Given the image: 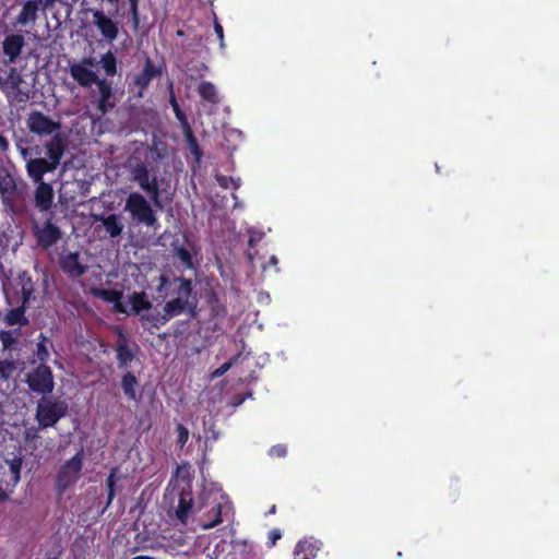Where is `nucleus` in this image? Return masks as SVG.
Here are the masks:
<instances>
[{"mask_svg":"<svg viewBox=\"0 0 559 559\" xmlns=\"http://www.w3.org/2000/svg\"><path fill=\"white\" fill-rule=\"evenodd\" d=\"M269 537L271 539L272 546L275 545L276 540L282 537V534L278 530H273L270 532Z\"/></svg>","mask_w":559,"mask_h":559,"instance_id":"nucleus-52","label":"nucleus"},{"mask_svg":"<svg viewBox=\"0 0 559 559\" xmlns=\"http://www.w3.org/2000/svg\"><path fill=\"white\" fill-rule=\"evenodd\" d=\"M169 102H170V105H171V107L174 109L176 118L180 122L187 123V117H186L185 112L181 110V108H180V106H179V104H178L174 93H171Z\"/></svg>","mask_w":559,"mask_h":559,"instance_id":"nucleus-43","label":"nucleus"},{"mask_svg":"<svg viewBox=\"0 0 559 559\" xmlns=\"http://www.w3.org/2000/svg\"><path fill=\"white\" fill-rule=\"evenodd\" d=\"M8 491H9V489H7V488H5V489H2V488L0 487V503H2V502H4V501L9 500V492H8Z\"/></svg>","mask_w":559,"mask_h":559,"instance_id":"nucleus-53","label":"nucleus"},{"mask_svg":"<svg viewBox=\"0 0 559 559\" xmlns=\"http://www.w3.org/2000/svg\"><path fill=\"white\" fill-rule=\"evenodd\" d=\"M214 31L221 41V47L223 48L224 47V29H223V26L217 22V20H215V23H214Z\"/></svg>","mask_w":559,"mask_h":559,"instance_id":"nucleus-48","label":"nucleus"},{"mask_svg":"<svg viewBox=\"0 0 559 559\" xmlns=\"http://www.w3.org/2000/svg\"><path fill=\"white\" fill-rule=\"evenodd\" d=\"M26 124L28 130L39 136L56 134L60 128V121H55L39 110H33L28 114Z\"/></svg>","mask_w":559,"mask_h":559,"instance_id":"nucleus-8","label":"nucleus"},{"mask_svg":"<svg viewBox=\"0 0 559 559\" xmlns=\"http://www.w3.org/2000/svg\"><path fill=\"white\" fill-rule=\"evenodd\" d=\"M92 294L106 302L114 305V311L122 314H130L127 306L122 302L123 294L121 290L111 288H92Z\"/></svg>","mask_w":559,"mask_h":559,"instance_id":"nucleus-19","label":"nucleus"},{"mask_svg":"<svg viewBox=\"0 0 559 559\" xmlns=\"http://www.w3.org/2000/svg\"><path fill=\"white\" fill-rule=\"evenodd\" d=\"M216 181L223 189H228L231 187L233 189H238L240 187V179L234 178L230 176L216 175Z\"/></svg>","mask_w":559,"mask_h":559,"instance_id":"nucleus-39","label":"nucleus"},{"mask_svg":"<svg viewBox=\"0 0 559 559\" xmlns=\"http://www.w3.org/2000/svg\"><path fill=\"white\" fill-rule=\"evenodd\" d=\"M16 369L14 360H0V381H8Z\"/></svg>","mask_w":559,"mask_h":559,"instance_id":"nucleus-36","label":"nucleus"},{"mask_svg":"<svg viewBox=\"0 0 559 559\" xmlns=\"http://www.w3.org/2000/svg\"><path fill=\"white\" fill-rule=\"evenodd\" d=\"M115 107V104L110 100L102 103V100L97 102V110L100 115H106Z\"/></svg>","mask_w":559,"mask_h":559,"instance_id":"nucleus-45","label":"nucleus"},{"mask_svg":"<svg viewBox=\"0 0 559 559\" xmlns=\"http://www.w3.org/2000/svg\"><path fill=\"white\" fill-rule=\"evenodd\" d=\"M68 413V404L60 397L43 396L36 407L35 419L40 429L53 427Z\"/></svg>","mask_w":559,"mask_h":559,"instance_id":"nucleus-2","label":"nucleus"},{"mask_svg":"<svg viewBox=\"0 0 559 559\" xmlns=\"http://www.w3.org/2000/svg\"><path fill=\"white\" fill-rule=\"evenodd\" d=\"M44 147L47 159L58 167L68 147L67 139L60 132H57L44 144Z\"/></svg>","mask_w":559,"mask_h":559,"instance_id":"nucleus-17","label":"nucleus"},{"mask_svg":"<svg viewBox=\"0 0 559 559\" xmlns=\"http://www.w3.org/2000/svg\"><path fill=\"white\" fill-rule=\"evenodd\" d=\"M162 74V69L156 67L151 58L146 57L143 70L133 76V84L139 87L138 96L143 97L144 91L153 79Z\"/></svg>","mask_w":559,"mask_h":559,"instance_id":"nucleus-16","label":"nucleus"},{"mask_svg":"<svg viewBox=\"0 0 559 559\" xmlns=\"http://www.w3.org/2000/svg\"><path fill=\"white\" fill-rule=\"evenodd\" d=\"M57 0H27L22 5V10L16 16V23L25 26L34 24L38 16V11L41 7L43 10L51 8Z\"/></svg>","mask_w":559,"mask_h":559,"instance_id":"nucleus-12","label":"nucleus"},{"mask_svg":"<svg viewBox=\"0 0 559 559\" xmlns=\"http://www.w3.org/2000/svg\"><path fill=\"white\" fill-rule=\"evenodd\" d=\"M131 178L140 189L147 193L150 201L157 209H163L158 177L145 162H138L130 169Z\"/></svg>","mask_w":559,"mask_h":559,"instance_id":"nucleus-3","label":"nucleus"},{"mask_svg":"<svg viewBox=\"0 0 559 559\" xmlns=\"http://www.w3.org/2000/svg\"><path fill=\"white\" fill-rule=\"evenodd\" d=\"M59 266L71 280L82 277L87 271V266L81 262L79 252L61 253L59 257Z\"/></svg>","mask_w":559,"mask_h":559,"instance_id":"nucleus-13","label":"nucleus"},{"mask_svg":"<svg viewBox=\"0 0 559 559\" xmlns=\"http://www.w3.org/2000/svg\"><path fill=\"white\" fill-rule=\"evenodd\" d=\"M176 430L178 433L177 444L182 449L189 439V430L188 428L182 424H177Z\"/></svg>","mask_w":559,"mask_h":559,"instance_id":"nucleus-42","label":"nucleus"},{"mask_svg":"<svg viewBox=\"0 0 559 559\" xmlns=\"http://www.w3.org/2000/svg\"><path fill=\"white\" fill-rule=\"evenodd\" d=\"M0 341L4 349H10L17 342V335L12 331H1Z\"/></svg>","mask_w":559,"mask_h":559,"instance_id":"nucleus-40","label":"nucleus"},{"mask_svg":"<svg viewBox=\"0 0 559 559\" xmlns=\"http://www.w3.org/2000/svg\"><path fill=\"white\" fill-rule=\"evenodd\" d=\"M25 382L28 389L37 394H50L55 389V379L51 368L46 364H39L27 374Z\"/></svg>","mask_w":559,"mask_h":559,"instance_id":"nucleus-7","label":"nucleus"},{"mask_svg":"<svg viewBox=\"0 0 559 559\" xmlns=\"http://www.w3.org/2000/svg\"><path fill=\"white\" fill-rule=\"evenodd\" d=\"M97 219L102 222L106 233L111 238H117V237H119L122 234L123 224H122L119 215H117L115 213L114 214H109L107 216L102 215Z\"/></svg>","mask_w":559,"mask_h":559,"instance_id":"nucleus-26","label":"nucleus"},{"mask_svg":"<svg viewBox=\"0 0 559 559\" xmlns=\"http://www.w3.org/2000/svg\"><path fill=\"white\" fill-rule=\"evenodd\" d=\"M23 83V76L16 68L11 67L8 70L0 69V91L4 94L10 105L25 104L28 102L29 93L21 87Z\"/></svg>","mask_w":559,"mask_h":559,"instance_id":"nucleus-5","label":"nucleus"},{"mask_svg":"<svg viewBox=\"0 0 559 559\" xmlns=\"http://www.w3.org/2000/svg\"><path fill=\"white\" fill-rule=\"evenodd\" d=\"M157 292L166 290V296L171 297L165 302L163 312L169 320L180 316L189 306V298L193 292V282L185 276H175L173 280L162 274L158 278Z\"/></svg>","mask_w":559,"mask_h":559,"instance_id":"nucleus-1","label":"nucleus"},{"mask_svg":"<svg viewBox=\"0 0 559 559\" xmlns=\"http://www.w3.org/2000/svg\"><path fill=\"white\" fill-rule=\"evenodd\" d=\"M140 321L145 328V323L148 322L152 328L159 329L165 325L168 321H170L167 316L162 311L154 313H143L140 317Z\"/></svg>","mask_w":559,"mask_h":559,"instance_id":"nucleus-31","label":"nucleus"},{"mask_svg":"<svg viewBox=\"0 0 559 559\" xmlns=\"http://www.w3.org/2000/svg\"><path fill=\"white\" fill-rule=\"evenodd\" d=\"M139 385V381L134 373L128 371L121 378V388L124 395L131 400L136 401V386Z\"/></svg>","mask_w":559,"mask_h":559,"instance_id":"nucleus-28","label":"nucleus"},{"mask_svg":"<svg viewBox=\"0 0 559 559\" xmlns=\"http://www.w3.org/2000/svg\"><path fill=\"white\" fill-rule=\"evenodd\" d=\"M133 27L136 29L140 24L139 9H130Z\"/></svg>","mask_w":559,"mask_h":559,"instance_id":"nucleus-51","label":"nucleus"},{"mask_svg":"<svg viewBox=\"0 0 559 559\" xmlns=\"http://www.w3.org/2000/svg\"><path fill=\"white\" fill-rule=\"evenodd\" d=\"M95 84L97 85L99 92L98 100H102V103L110 100L114 96L111 82L107 81L106 79H99Z\"/></svg>","mask_w":559,"mask_h":559,"instance_id":"nucleus-34","label":"nucleus"},{"mask_svg":"<svg viewBox=\"0 0 559 559\" xmlns=\"http://www.w3.org/2000/svg\"><path fill=\"white\" fill-rule=\"evenodd\" d=\"M5 464L9 467V472L4 473L2 483L4 484L5 488L9 489V492H13L14 488L21 480L23 457L21 455H15L12 459L5 460Z\"/></svg>","mask_w":559,"mask_h":559,"instance_id":"nucleus-21","label":"nucleus"},{"mask_svg":"<svg viewBox=\"0 0 559 559\" xmlns=\"http://www.w3.org/2000/svg\"><path fill=\"white\" fill-rule=\"evenodd\" d=\"M119 479L120 477L117 475V468H112L106 478L107 501L103 512L111 504L116 496V484Z\"/></svg>","mask_w":559,"mask_h":559,"instance_id":"nucleus-32","label":"nucleus"},{"mask_svg":"<svg viewBox=\"0 0 559 559\" xmlns=\"http://www.w3.org/2000/svg\"><path fill=\"white\" fill-rule=\"evenodd\" d=\"M207 302L211 307V314L213 318L224 317L226 314V308L222 305L215 294L209 297Z\"/></svg>","mask_w":559,"mask_h":559,"instance_id":"nucleus-38","label":"nucleus"},{"mask_svg":"<svg viewBox=\"0 0 559 559\" xmlns=\"http://www.w3.org/2000/svg\"><path fill=\"white\" fill-rule=\"evenodd\" d=\"M117 335H118V340H117V343L115 346V352H116L118 367L121 369H126V368H128L130 362L136 358L138 346L135 345V348L130 347V345H129L130 338H129L128 334H126L122 331V329H120V328L117 329Z\"/></svg>","mask_w":559,"mask_h":559,"instance_id":"nucleus-14","label":"nucleus"},{"mask_svg":"<svg viewBox=\"0 0 559 559\" xmlns=\"http://www.w3.org/2000/svg\"><path fill=\"white\" fill-rule=\"evenodd\" d=\"M129 302L132 313L139 314L140 317L143 314V311H148L152 308V302L145 292H133L129 296Z\"/></svg>","mask_w":559,"mask_h":559,"instance_id":"nucleus-27","label":"nucleus"},{"mask_svg":"<svg viewBox=\"0 0 559 559\" xmlns=\"http://www.w3.org/2000/svg\"><path fill=\"white\" fill-rule=\"evenodd\" d=\"M35 437H36V435H35V433L33 435V433H31L29 431H27V432H26V440L33 439V438H35Z\"/></svg>","mask_w":559,"mask_h":559,"instance_id":"nucleus-57","label":"nucleus"},{"mask_svg":"<svg viewBox=\"0 0 559 559\" xmlns=\"http://www.w3.org/2000/svg\"><path fill=\"white\" fill-rule=\"evenodd\" d=\"M58 167L53 165L50 160L43 158V157H36V158H29L26 162V173L27 176L36 183L44 181V175L48 173H52Z\"/></svg>","mask_w":559,"mask_h":559,"instance_id":"nucleus-18","label":"nucleus"},{"mask_svg":"<svg viewBox=\"0 0 559 559\" xmlns=\"http://www.w3.org/2000/svg\"><path fill=\"white\" fill-rule=\"evenodd\" d=\"M82 468L83 449L59 467L55 477V491L58 496H62L70 487L78 483Z\"/></svg>","mask_w":559,"mask_h":559,"instance_id":"nucleus-6","label":"nucleus"},{"mask_svg":"<svg viewBox=\"0 0 559 559\" xmlns=\"http://www.w3.org/2000/svg\"><path fill=\"white\" fill-rule=\"evenodd\" d=\"M140 0H129L130 9H139Z\"/></svg>","mask_w":559,"mask_h":559,"instance_id":"nucleus-54","label":"nucleus"},{"mask_svg":"<svg viewBox=\"0 0 559 559\" xmlns=\"http://www.w3.org/2000/svg\"><path fill=\"white\" fill-rule=\"evenodd\" d=\"M93 15V24L99 31L100 35L108 41H114L119 35V23L108 16L103 10L90 9Z\"/></svg>","mask_w":559,"mask_h":559,"instance_id":"nucleus-10","label":"nucleus"},{"mask_svg":"<svg viewBox=\"0 0 559 559\" xmlns=\"http://www.w3.org/2000/svg\"><path fill=\"white\" fill-rule=\"evenodd\" d=\"M25 39L21 34L8 35L2 43V51L8 57V62L13 63L21 55Z\"/></svg>","mask_w":559,"mask_h":559,"instance_id":"nucleus-23","label":"nucleus"},{"mask_svg":"<svg viewBox=\"0 0 559 559\" xmlns=\"http://www.w3.org/2000/svg\"><path fill=\"white\" fill-rule=\"evenodd\" d=\"M13 286L15 293L20 295V302L29 305V302L35 299V283L27 271H22L16 275Z\"/></svg>","mask_w":559,"mask_h":559,"instance_id":"nucleus-15","label":"nucleus"},{"mask_svg":"<svg viewBox=\"0 0 559 559\" xmlns=\"http://www.w3.org/2000/svg\"><path fill=\"white\" fill-rule=\"evenodd\" d=\"M319 550L317 540L312 538L299 540L294 550V559H316Z\"/></svg>","mask_w":559,"mask_h":559,"instance_id":"nucleus-24","label":"nucleus"},{"mask_svg":"<svg viewBox=\"0 0 559 559\" xmlns=\"http://www.w3.org/2000/svg\"><path fill=\"white\" fill-rule=\"evenodd\" d=\"M37 187L34 192V203L40 212H47L53 203V189L50 183L45 181L36 182Z\"/></svg>","mask_w":559,"mask_h":559,"instance_id":"nucleus-22","label":"nucleus"},{"mask_svg":"<svg viewBox=\"0 0 559 559\" xmlns=\"http://www.w3.org/2000/svg\"><path fill=\"white\" fill-rule=\"evenodd\" d=\"M222 504L221 503H216L212 510L214 511V516L213 519L209 520V521H201L200 522V527L203 528V530H211L215 526H217L218 524H221L223 522V519H222Z\"/></svg>","mask_w":559,"mask_h":559,"instance_id":"nucleus-35","label":"nucleus"},{"mask_svg":"<svg viewBox=\"0 0 559 559\" xmlns=\"http://www.w3.org/2000/svg\"><path fill=\"white\" fill-rule=\"evenodd\" d=\"M189 139H190L191 141H193V142H194L193 134L191 133V131H190V130H189Z\"/></svg>","mask_w":559,"mask_h":559,"instance_id":"nucleus-60","label":"nucleus"},{"mask_svg":"<svg viewBox=\"0 0 559 559\" xmlns=\"http://www.w3.org/2000/svg\"><path fill=\"white\" fill-rule=\"evenodd\" d=\"M198 93L202 99L211 104H217L219 102L216 87L211 82L203 81L198 87Z\"/></svg>","mask_w":559,"mask_h":559,"instance_id":"nucleus-30","label":"nucleus"},{"mask_svg":"<svg viewBox=\"0 0 559 559\" xmlns=\"http://www.w3.org/2000/svg\"><path fill=\"white\" fill-rule=\"evenodd\" d=\"M20 153L24 158H26V156L28 155V148L20 147Z\"/></svg>","mask_w":559,"mask_h":559,"instance_id":"nucleus-55","label":"nucleus"},{"mask_svg":"<svg viewBox=\"0 0 559 559\" xmlns=\"http://www.w3.org/2000/svg\"><path fill=\"white\" fill-rule=\"evenodd\" d=\"M249 245H250V246H253V239H252V238H250V240H249Z\"/></svg>","mask_w":559,"mask_h":559,"instance_id":"nucleus-61","label":"nucleus"},{"mask_svg":"<svg viewBox=\"0 0 559 559\" xmlns=\"http://www.w3.org/2000/svg\"><path fill=\"white\" fill-rule=\"evenodd\" d=\"M93 66V58H83L80 62L69 66L70 75L79 85L90 87L99 80L97 74L91 69Z\"/></svg>","mask_w":559,"mask_h":559,"instance_id":"nucleus-9","label":"nucleus"},{"mask_svg":"<svg viewBox=\"0 0 559 559\" xmlns=\"http://www.w3.org/2000/svg\"><path fill=\"white\" fill-rule=\"evenodd\" d=\"M270 512L271 513L275 512V507H273Z\"/></svg>","mask_w":559,"mask_h":559,"instance_id":"nucleus-62","label":"nucleus"},{"mask_svg":"<svg viewBox=\"0 0 559 559\" xmlns=\"http://www.w3.org/2000/svg\"><path fill=\"white\" fill-rule=\"evenodd\" d=\"M278 259L275 255L270 257L267 262L263 265V270H266L267 267H274L276 271H278Z\"/></svg>","mask_w":559,"mask_h":559,"instance_id":"nucleus-50","label":"nucleus"},{"mask_svg":"<svg viewBox=\"0 0 559 559\" xmlns=\"http://www.w3.org/2000/svg\"><path fill=\"white\" fill-rule=\"evenodd\" d=\"M10 150L9 140L0 133V152L7 153Z\"/></svg>","mask_w":559,"mask_h":559,"instance_id":"nucleus-49","label":"nucleus"},{"mask_svg":"<svg viewBox=\"0 0 559 559\" xmlns=\"http://www.w3.org/2000/svg\"><path fill=\"white\" fill-rule=\"evenodd\" d=\"M49 347H52L51 341L43 333L38 335L35 355L40 364H46L50 358Z\"/></svg>","mask_w":559,"mask_h":559,"instance_id":"nucleus-29","label":"nucleus"},{"mask_svg":"<svg viewBox=\"0 0 559 559\" xmlns=\"http://www.w3.org/2000/svg\"><path fill=\"white\" fill-rule=\"evenodd\" d=\"M131 559H154V558L150 557V556H136V557H133Z\"/></svg>","mask_w":559,"mask_h":559,"instance_id":"nucleus-56","label":"nucleus"},{"mask_svg":"<svg viewBox=\"0 0 559 559\" xmlns=\"http://www.w3.org/2000/svg\"><path fill=\"white\" fill-rule=\"evenodd\" d=\"M22 143H23V141L21 139L16 141V147L19 151H20V147H24Z\"/></svg>","mask_w":559,"mask_h":559,"instance_id":"nucleus-58","label":"nucleus"},{"mask_svg":"<svg viewBox=\"0 0 559 559\" xmlns=\"http://www.w3.org/2000/svg\"><path fill=\"white\" fill-rule=\"evenodd\" d=\"M28 305L20 302V305L13 309H10L4 316V322L12 325H21L25 326L29 323L27 317L25 316L26 309Z\"/></svg>","mask_w":559,"mask_h":559,"instance_id":"nucleus-25","label":"nucleus"},{"mask_svg":"<svg viewBox=\"0 0 559 559\" xmlns=\"http://www.w3.org/2000/svg\"><path fill=\"white\" fill-rule=\"evenodd\" d=\"M193 512L194 502L192 491L190 488L182 489L179 493L178 506L175 511L176 518L182 525H187Z\"/></svg>","mask_w":559,"mask_h":559,"instance_id":"nucleus-20","label":"nucleus"},{"mask_svg":"<svg viewBox=\"0 0 559 559\" xmlns=\"http://www.w3.org/2000/svg\"><path fill=\"white\" fill-rule=\"evenodd\" d=\"M175 255L182 262L187 269H193V259L189 249L183 246L174 249Z\"/></svg>","mask_w":559,"mask_h":559,"instance_id":"nucleus-37","label":"nucleus"},{"mask_svg":"<svg viewBox=\"0 0 559 559\" xmlns=\"http://www.w3.org/2000/svg\"><path fill=\"white\" fill-rule=\"evenodd\" d=\"M186 311L189 313L190 318L194 319L198 316V302L195 299L190 300L189 299V306L186 309Z\"/></svg>","mask_w":559,"mask_h":559,"instance_id":"nucleus-47","label":"nucleus"},{"mask_svg":"<svg viewBox=\"0 0 559 559\" xmlns=\"http://www.w3.org/2000/svg\"><path fill=\"white\" fill-rule=\"evenodd\" d=\"M34 237L39 247L48 249L61 239L62 231L51 218H48L41 226L34 227Z\"/></svg>","mask_w":559,"mask_h":559,"instance_id":"nucleus-11","label":"nucleus"},{"mask_svg":"<svg viewBox=\"0 0 559 559\" xmlns=\"http://www.w3.org/2000/svg\"><path fill=\"white\" fill-rule=\"evenodd\" d=\"M152 204L140 192H131L126 200L124 210L130 213L138 224L156 229L159 224Z\"/></svg>","mask_w":559,"mask_h":559,"instance_id":"nucleus-4","label":"nucleus"},{"mask_svg":"<svg viewBox=\"0 0 559 559\" xmlns=\"http://www.w3.org/2000/svg\"><path fill=\"white\" fill-rule=\"evenodd\" d=\"M16 186L13 181L10 183L5 182L4 185H0V195L3 202H8L11 197L14 194Z\"/></svg>","mask_w":559,"mask_h":559,"instance_id":"nucleus-41","label":"nucleus"},{"mask_svg":"<svg viewBox=\"0 0 559 559\" xmlns=\"http://www.w3.org/2000/svg\"><path fill=\"white\" fill-rule=\"evenodd\" d=\"M233 362L231 361H226L224 362L222 366H219L214 372H213V377H222L223 374H225L231 367Z\"/></svg>","mask_w":559,"mask_h":559,"instance_id":"nucleus-46","label":"nucleus"},{"mask_svg":"<svg viewBox=\"0 0 559 559\" xmlns=\"http://www.w3.org/2000/svg\"><path fill=\"white\" fill-rule=\"evenodd\" d=\"M176 34H177V36H179V37L185 36V32H183L182 29H178V31L176 32Z\"/></svg>","mask_w":559,"mask_h":559,"instance_id":"nucleus-59","label":"nucleus"},{"mask_svg":"<svg viewBox=\"0 0 559 559\" xmlns=\"http://www.w3.org/2000/svg\"><path fill=\"white\" fill-rule=\"evenodd\" d=\"M100 63L107 76H114L117 74V58L110 50L102 56Z\"/></svg>","mask_w":559,"mask_h":559,"instance_id":"nucleus-33","label":"nucleus"},{"mask_svg":"<svg viewBox=\"0 0 559 559\" xmlns=\"http://www.w3.org/2000/svg\"><path fill=\"white\" fill-rule=\"evenodd\" d=\"M270 455L273 457H285L287 455V448L284 444H276L270 449Z\"/></svg>","mask_w":559,"mask_h":559,"instance_id":"nucleus-44","label":"nucleus"}]
</instances>
